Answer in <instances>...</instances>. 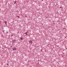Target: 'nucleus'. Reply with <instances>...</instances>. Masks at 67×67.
<instances>
[{"label": "nucleus", "instance_id": "nucleus-1", "mask_svg": "<svg viewBox=\"0 0 67 67\" xmlns=\"http://www.w3.org/2000/svg\"><path fill=\"white\" fill-rule=\"evenodd\" d=\"M12 49L13 51H15L16 50V48L15 47L13 48Z\"/></svg>", "mask_w": 67, "mask_h": 67}, {"label": "nucleus", "instance_id": "nucleus-2", "mask_svg": "<svg viewBox=\"0 0 67 67\" xmlns=\"http://www.w3.org/2000/svg\"><path fill=\"white\" fill-rule=\"evenodd\" d=\"M29 44H32V41H30L29 42Z\"/></svg>", "mask_w": 67, "mask_h": 67}, {"label": "nucleus", "instance_id": "nucleus-3", "mask_svg": "<svg viewBox=\"0 0 67 67\" xmlns=\"http://www.w3.org/2000/svg\"><path fill=\"white\" fill-rule=\"evenodd\" d=\"M13 43H15V40H14L13 41Z\"/></svg>", "mask_w": 67, "mask_h": 67}, {"label": "nucleus", "instance_id": "nucleus-4", "mask_svg": "<svg viewBox=\"0 0 67 67\" xmlns=\"http://www.w3.org/2000/svg\"><path fill=\"white\" fill-rule=\"evenodd\" d=\"M25 34L27 35V32H26L25 33Z\"/></svg>", "mask_w": 67, "mask_h": 67}, {"label": "nucleus", "instance_id": "nucleus-5", "mask_svg": "<svg viewBox=\"0 0 67 67\" xmlns=\"http://www.w3.org/2000/svg\"><path fill=\"white\" fill-rule=\"evenodd\" d=\"M18 18H19V16H18Z\"/></svg>", "mask_w": 67, "mask_h": 67}, {"label": "nucleus", "instance_id": "nucleus-6", "mask_svg": "<svg viewBox=\"0 0 67 67\" xmlns=\"http://www.w3.org/2000/svg\"><path fill=\"white\" fill-rule=\"evenodd\" d=\"M5 23L6 24H6V22H5Z\"/></svg>", "mask_w": 67, "mask_h": 67}, {"label": "nucleus", "instance_id": "nucleus-7", "mask_svg": "<svg viewBox=\"0 0 67 67\" xmlns=\"http://www.w3.org/2000/svg\"><path fill=\"white\" fill-rule=\"evenodd\" d=\"M15 2V3H16V2Z\"/></svg>", "mask_w": 67, "mask_h": 67}, {"label": "nucleus", "instance_id": "nucleus-8", "mask_svg": "<svg viewBox=\"0 0 67 67\" xmlns=\"http://www.w3.org/2000/svg\"><path fill=\"white\" fill-rule=\"evenodd\" d=\"M1 22V21H0V23Z\"/></svg>", "mask_w": 67, "mask_h": 67}]
</instances>
